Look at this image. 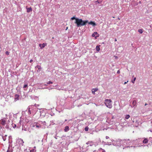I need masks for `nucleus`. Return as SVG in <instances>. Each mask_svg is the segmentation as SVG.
<instances>
[{
  "instance_id": "obj_1",
  "label": "nucleus",
  "mask_w": 152,
  "mask_h": 152,
  "mask_svg": "<svg viewBox=\"0 0 152 152\" xmlns=\"http://www.w3.org/2000/svg\"><path fill=\"white\" fill-rule=\"evenodd\" d=\"M87 23H88V20L83 21L82 19L78 18L76 19V21L75 22L77 27L84 26Z\"/></svg>"
},
{
  "instance_id": "obj_2",
  "label": "nucleus",
  "mask_w": 152,
  "mask_h": 152,
  "mask_svg": "<svg viewBox=\"0 0 152 152\" xmlns=\"http://www.w3.org/2000/svg\"><path fill=\"white\" fill-rule=\"evenodd\" d=\"M111 102L112 101L110 99H106L105 100L104 103L107 107L111 108L112 107Z\"/></svg>"
},
{
  "instance_id": "obj_3",
  "label": "nucleus",
  "mask_w": 152,
  "mask_h": 152,
  "mask_svg": "<svg viewBox=\"0 0 152 152\" xmlns=\"http://www.w3.org/2000/svg\"><path fill=\"white\" fill-rule=\"evenodd\" d=\"M19 95L18 94H15V100L16 101L17 100H19Z\"/></svg>"
},
{
  "instance_id": "obj_4",
  "label": "nucleus",
  "mask_w": 152,
  "mask_h": 152,
  "mask_svg": "<svg viewBox=\"0 0 152 152\" xmlns=\"http://www.w3.org/2000/svg\"><path fill=\"white\" fill-rule=\"evenodd\" d=\"M87 144L89 145L88 146H91L94 145V143L92 141H88L86 143Z\"/></svg>"
},
{
  "instance_id": "obj_5",
  "label": "nucleus",
  "mask_w": 152,
  "mask_h": 152,
  "mask_svg": "<svg viewBox=\"0 0 152 152\" xmlns=\"http://www.w3.org/2000/svg\"><path fill=\"white\" fill-rule=\"evenodd\" d=\"M88 24H90V25H92L93 26H96V23H95L94 22H93V21H90L88 23Z\"/></svg>"
},
{
  "instance_id": "obj_6",
  "label": "nucleus",
  "mask_w": 152,
  "mask_h": 152,
  "mask_svg": "<svg viewBox=\"0 0 152 152\" xmlns=\"http://www.w3.org/2000/svg\"><path fill=\"white\" fill-rule=\"evenodd\" d=\"M6 121L4 119H2L0 121V123L1 124L3 125H5L6 124Z\"/></svg>"
},
{
  "instance_id": "obj_7",
  "label": "nucleus",
  "mask_w": 152,
  "mask_h": 152,
  "mask_svg": "<svg viewBox=\"0 0 152 152\" xmlns=\"http://www.w3.org/2000/svg\"><path fill=\"white\" fill-rule=\"evenodd\" d=\"M26 9H27V12L28 13L31 12L32 10V9L31 7L29 8L26 7Z\"/></svg>"
},
{
  "instance_id": "obj_8",
  "label": "nucleus",
  "mask_w": 152,
  "mask_h": 152,
  "mask_svg": "<svg viewBox=\"0 0 152 152\" xmlns=\"http://www.w3.org/2000/svg\"><path fill=\"white\" fill-rule=\"evenodd\" d=\"M98 90V89L97 88H93L92 90V93L94 94H95V92L96 91H97Z\"/></svg>"
},
{
  "instance_id": "obj_9",
  "label": "nucleus",
  "mask_w": 152,
  "mask_h": 152,
  "mask_svg": "<svg viewBox=\"0 0 152 152\" xmlns=\"http://www.w3.org/2000/svg\"><path fill=\"white\" fill-rule=\"evenodd\" d=\"M148 140L147 138H145L143 141V142L144 143H147L148 142Z\"/></svg>"
},
{
  "instance_id": "obj_10",
  "label": "nucleus",
  "mask_w": 152,
  "mask_h": 152,
  "mask_svg": "<svg viewBox=\"0 0 152 152\" xmlns=\"http://www.w3.org/2000/svg\"><path fill=\"white\" fill-rule=\"evenodd\" d=\"M64 130L65 132H67L69 130V127L67 126H65Z\"/></svg>"
},
{
  "instance_id": "obj_11",
  "label": "nucleus",
  "mask_w": 152,
  "mask_h": 152,
  "mask_svg": "<svg viewBox=\"0 0 152 152\" xmlns=\"http://www.w3.org/2000/svg\"><path fill=\"white\" fill-rule=\"evenodd\" d=\"M137 104L136 101L135 100H134L133 101L132 104L134 106H135Z\"/></svg>"
},
{
  "instance_id": "obj_12",
  "label": "nucleus",
  "mask_w": 152,
  "mask_h": 152,
  "mask_svg": "<svg viewBox=\"0 0 152 152\" xmlns=\"http://www.w3.org/2000/svg\"><path fill=\"white\" fill-rule=\"evenodd\" d=\"M100 48H99V46L97 45L96 46V50L98 51H99L100 50Z\"/></svg>"
},
{
  "instance_id": "obj_13",
  "label": "nucleus",
  "mask_w": 152,
  "mask_h": 152,
  "mask_svg": "<svg viewBox=\"0 0 152 152\" xmlns=\"http://www.w3.org/2000/svg\"><path fill=\"white\" fill-rule=\"evenodd\" d=\"M35 126L37 128H40L41 127V125L40 124H36Z\"/></svg>"
},
{
  "instance_id": "obj_14",
  "label": "nucleus",
  "mask_w": 152,
  "mask_h": 152,
  "mask_svg": "<svg viewBox=\"0 0 152 152\" xmlns=\"http://www.w3.org/2000/svg\"><path fill=\"white\" fill-rule=\"evenodd\" d=\"M46 44H45V43H43L42 44V47H41V48L42 49L43 48H44L45 47V46L46 45Z\"/></svg>"
},
{
  "instance_id": "obj_15",
  "label": "nucleus",
  "mask_w": 152,
  "mask_h": 152,
  "mask_svg": "<svg viewBox=\"0 0 152 152\" xmlns=\"http://www.w3.org/2000/svg\"><path fill=\"white\" fill-rule=\"evenodd\" d=\"M130 117V115H126L125 118L126 119H128Z\"/></svg>"
},
{
  "instance_id": "obj_16",
  "label": "nucleus",
  "mask_w": 152,
  "mask_h": 152,
  "mask_svg": "<svg viewBox=\"0 0 152 152\" xmlns=\"http://www.w3.org/2000/svg\"><path fill=\"white\" fill-rule=\"evenodd\" d=\"M102 1V0H97L96 1V2H97L98 4H100Z\"/></svg>"
},
{
  "instance_id": "obj_17",
  "label": "nucleus",
  "mask_w": 152,
  "mask_h": 152,
  "mask_svg": "<svg viewBox=\"0 0 152 152\" xmlns=\"http://www.w3.org/2000/svg\"><path fill=\"white\" fill-rule=\"evenodd\" d=\"M98 34L96 32H95L92 35V36L93 37H94L95 36V35H97Z\"/></svg>"
},
{
  "instance_id": "obj_18",
  "label": "nucleus",
  "mask_w": 152,
  "mask_h": 152,
  "mask_svg": "<svg viewBox=\"0 0 152 152\" xmlns=\"http://www.w3.org/2000/svg\"><path fill=\"white\" fill-rule=\"evenodd\" d=\"M138 31L140 34H142L143 32L142 30V29H139L138 30Z\"/></svg>"
},
{
  "instance_id": "obj_19",
  "label": "nucleus",
  "mask_w": 152,
  "mask_h": 152,
  "mask_svg": "<svg viewBox=\"0 0 152 152\" xmlns=\"http://www.w3.org/2000/svg\"><path fill=\"white\" fill-rule=\"evenodd\" d=\"M78 19V18H76L75 17H72L71 18V19L72 20H73L75 19V21H76V19Z\"/></svg>"
},
{
  "instance_id": "obj_20",
  "label": "nucleus",
  "mask_w": 152,
  "mask_h": 152,
  "mask_svg": "<svg viewBox=\"0 0 152 152\" xmlns=\"http://www.w3.org/2000/svg\"><path fill=\"white\" fill-rule=\"evenodd\" d=\"M53 83L51 81H49L47 83V84H52Z\"/></svg>"
},
{
  "instance_id": "obj_21",
  "label": "nucleus",
  "mask_w": 152,
  "mask_h": 152,
  "mask_svg": "<svg viewBox=\"0 0 152 152\" xmlns=\"http://www.w3.org/2000/svg\"><path fill=\"white\" fill-rule=\"evenodd\" d=\"M136 80V77H134V78L133 80H132V82L134 83V82L135 81V80Z\"/></svg>"
},
{
  "instance_id": "obj_22",
  "label": "nucleus",
  "mask_w": 152,
  "mask_h": 152,
  "mask_svg": "<svg viewBox=\"0 0 152 152\" xmlns=\"http://www.w3.org/2000/svg\"><path fill=\"white\" fill-rule=\"evenodd\" d=\"M36 150L34 149L31 150L30 151V152H36Z\"/></svg>"
},
{
  "instance_id": "obj_23",
  "label": "nucleus",
  "mask_w": 152,
  "mask_h": 152,
  "mask_svg": "<svg viewBox=\"0 0 152 152\" xmlns=\"http://www.w3.org/2000/svg\"><path fill=\"white\" fill-rule=\"evenodd\" d=\"M37 67L38 68V69H40L41 68V67L40 66L37 65Z\"/></svg>"
},
{
  "instance_id": "obj_24",
  "label": "nucleus",
  "mask_w": 152,
  "mask_h": 152,
  "mask_svg": "<svg viewBox=\"0 0 152 152\" xmlns=\"http://www.w3.org/2000/svg\"><path fill=\"white\" fill-rule=\"evenodd\" d=\"M5 53L6 55H8L10 53L8 51H7Z\"/></svg>"
},
{
  "instance_id": "obj_25",
  "label": "nucleus",
  "mask_w": 152,
  "mask_h": 152,
  "mask_svg": "<svg viewBox=\"0 0 152 152\" xmlns=\"http://www.w3.org/2000/svg\"><path fill=\"white\" fill-rule=\"evenodd\" d=\"M28 87V85L27 84H26L24 85V86H23V88H26Z\"/></svg>"
},
{
  "instance_id": "obj_26",
  "label": "nucleus",
  "mask_w": 152,
  "mask_h": 152,
  "mask_svg": "<svg viewBox=\"0 0 152 152\" xmlns=\"http://www.w3.org/2000/svg\"><path fill=\"white\" fill-rule=\"evenodd\" d=\"M85 130L86 131H87L88 130V128L87 127H86L85 129Z\"/></svg>"
},
{
  "instance_id": "obj_27",
  "label": "nucleus",
  "mask_w": 152,
  "mask_h": 152,
  "mask_svg": "<svg viewBox=\"0 0 152 152\" xmlns=\"http://www.w3.org/2000/svg\"><path fill=\"white\" fill-rule=\"evenodd\" d=\"M7 152H12V151L10 150H9L8 149L7 151Z\"/></svg>"
},
{
  "instance_id": "obj_28",
  "label": "nucleus",
  "mask_w": 152,
  "mask_h": 152,
  "mask_svg": "<svg viewBox=\"0 0 152 152\" xmlns=\"http://www.w3.org/2000/svg\"><path fill=\"white\" fill-rule=\"evenodd\" d=\"M101 150H102V152H105V151L104 150L102 149L101 148Z\"/></svg>"
},
{
  "instance_id": "obj_29",
  "label": "nucleus",
  "mask_w": 152,
  "mask_h": 152,
  "mask_svg": "<svg viewBox=\"0 0 152 152\" xmlns=\"http://www.w3.org/2000/svg\"><path fill=\"white\" fill-rule=\"evenodd\" d=\"M117 73L118 74H119L120 73V71L119 70H118L117 72Z\"/></svg>"
},
{
  "instance_id": "obj_30",
  "label": "nucleus",
  "mask_w": 152,
  "mask_h": 152,
  "mask_svg": "<svg viewBox=\"0 0 152 152\" xmlns=\"http://www.w3.org/2000/svg\"><path fill=\"white\" fill-rule=\"evenodd\" d=\"M109 137H108V136H106V139H109Z\"/></svg>"
},
{
  "instance_id": "obj_31",
  "label": "nucleus",
  "mask_w": 152,
  "mask_h": 152,
  "mask_svg": "<svg viewBox=\"0 0 152 152\" xmlns=\"http://www.w3.org/2000/svg\"><path fill=\"white\" fill-rule=\"evenodd\" d=\"M42 44H39V46L40 47H42Z\"/></svg>"
},
{
  "instance_id": "obj_32",
  "label": "nucleus",
  "mask_w": 152,
  "mask_h": 152,
  "mask_svg": "<svg viewBox=\"0 0 152 152\" xmlns=\"http://www.w3.org/2000/svg\"><path fill=\"white\" fill-rule=\"evenodd\" d=\"M114 57H115V59H118V57L117 56H114Z\"/></svg>"
},
{
  "instance_id": "obj_33",
  "label": "nucleus",
  "mask_w": 152,
  "mask_h": 152,
  "mask_svg": "<svg viewBox=\"0 0 152 152\" xmlns=\"http://www.w3.org/2000/svg\"><path fill=\"white\" fill-rule=\"evenodd\" d=\"M128 81H127V82H124V84H126V83H128Z\"/></svg>"
},
{
  "instance_id": "obj_34",
  "label": "nucleus",
  "mask_w": 152,
  "mask_h": 152,
  "mask_svg": "<svg viewBox=\"0 0 152 152\" xmlns=\"http://www.w3.org/2000/svg\"><path fill=\"white\" fill-rule=\"evenodd\" d=\"M32 61H33V60H32V59H31V60H30V63L32 62Z\"/></svg>"
},
{
  "instance_id": "obj_35",
  "label": "nucleus",
  "mask_w": 152,
  "mask_h": 152,
  "mask_svg": "<svg viewBox=\"0 0 152 152\" xmlns=\"http://www.w3.org/2000/svg\"><path fill=\"white\" fill-rule=\"evenodd\" d=\"M147 105V103H145V106H146V105Z\"/></svg>"
},
{
  "instance_id": "obj_36",
  "label": "nucleus",
  "mask_w": 152,
  "mask_h": 152,
  "mask_svg": "<svg viewBox=\"0 0 152 152\" xmlns=\"http://www.w3.org/2000/svg\"><path fill=\"white\" fill-rule=\"evenodd\" d=\"M115 41H117V39H115Z\"/></svg>"
},
{
  "instance_id": "obj_37",
  "label": "nucleus",
  "mask_w": 152,
  "mask_h": 152,
  "mask_svg": "<svg viewBox=\"0 0 152 152\" xmlns=\"http://www.w3.org/2000/svg\"><path fill=\"white\" fill-rule=\"evenodd\" d=\"M29 113H30V114H31V113L30 111V110H29Z\"/></svg>"
},
{
  "instance_id": "obj_38",
  "label": "nucleus",
  "mask_w": 152,
  "mask_h": 152,
  "mask_svg": "<svg viewBox=\"0 0 152 152\" xmlns=\"http://www.w3.org/2000/svg\"><path fill=\"white\" fill-rule=\"evenodd\" d=\"M67 28H68V27H66V30H67Z\"/></svg>"
},
{
  "instance_id": "obj_39",
  "label": "nucleus",
  "mask_w": 152,
  "mask_h": 152,
  "mask_svg": "<svg viewBox=\"0 0 152 152\" xmlns=\"http://www.w3.org/2000/svg\"><path fill=\"white\" fill-rule=\"evenodd\" d=\"M34 148H36V147H35V146H34Z\"/></svg>"
}]
</instances>
